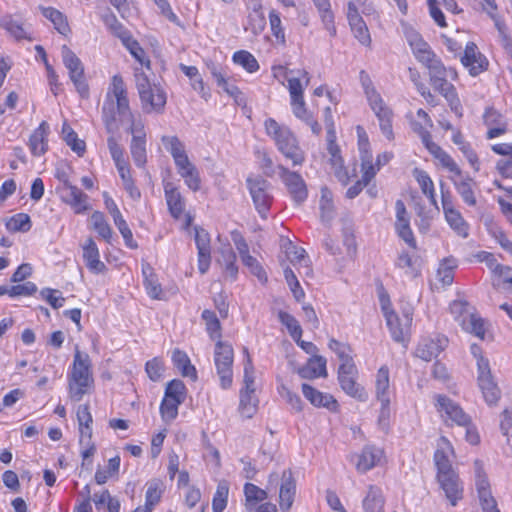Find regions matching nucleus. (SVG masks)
Here are the masks:
<instances>
[{
	"label": "nucleus",
	"instance_id": "1",
	"mask_svg": "<svg viewBox=\"0 0 512 512\" xmlns=\"http://www.w3.org/2000/svg\"><path fill=\"white\" fill-rule=\"evenodd\" d=\"M265 129L267 135L273 138L278 150L286 159L290 160L294 166L303 164L305 153L287 126H282L276 120L269 118L265 121Z\"/></svg>",
	"mask_w": 512,
	"mask_h": 512
},
{
	"label": "nucleus",
	"instance_id": "2",
	"mask_svg": "<svg viewBox=\"0 0 512 512\" xmlns=\"http://www.w3.org/2000/svg\"><path fill=\"white\" fill-rule=\"evenodd\" d=\"M93 384L91 360L87 353L75 350L71 372L68 375L69 394L73 401H80Z\"/></svg>",
	"mask_w": 512,
	"mask_h": 512
},
{
	"label": "nucleus",
	"instance_id": "3",
	"mask_svg": "<svg viewBox=\"0 0 512 512\" xmlns=\"http://www.w3.org/2000/svg\"><path fill=\"white\" fill-rule=\"evenodd\" d=\"M424 66L429 70L430 83L433 88L446 98L452 109L456 108L459 104L457 93L455 87L447 80L448 77L454 79L457 76L456 70L446 68L438 58Z\"/></svg>",
	"mask_w": 512,
	"mask_h": 512
},
{
	"label": "nucleus",
	"instance_id": "4",
	"mask_svg": "<svg viewBox=\"0 0 512 512\" xmlns=\"http://www.w3.org/2000/svg\"><path fill=\"white\" fill-rule=\"evenodd\" d=\"M135 81L143 111L161 113L166 104V93L162 87L151 84L144 73H136Z\"/></svg>",
	"mask_w": 512,
	"mask_h": 512
},
{
	"label": "nucleus",
	"instance_id": "5",
	"mask_svg": "<svg viewBox=\"0 0 512 512\" xmlns=\"http://www.w3.org/2000/svg\"><path fill=\"white\" fill-rule=\"evenodd\" d=\"M186 398L185 384L174 379L167 383L165 395L160 405V413L164 421H172L178 415V407Z\"/></svg>",
	"mask_w": 512,
	"mask_h": 512
},
{
	"label": "nucleus",
	"instance_id": "6",
	"mask_svg": "<svg viewBox=\"0 0 512 512\" xmlns=\"http://www.w3.org/2000/svg\"><path fill=\"white\" fill-rule=\"evenodd\" d=\"M234 351L228 342L218 340L214 349V363L220 378L221 387L227 389L232 385Z\"/></svg>",
	"mask_w": 512,
	"mask_h": 512
},
{
	"label": "nucleus",
	"instance_id": "7",
	"mask_svg": "<svg viewBox=\"0 0 512 512\" xmlns=\"http://www.w3.org/2000/svg\"><path fill=\"white\" fill-rule=\"evenodd\" d=\"M61 55L63 63L69 71L70 79L73 82L77 92L82 98H87L89 96V87L84 78V68L80 59L66 45L62 46Z\"/></svg>",
	"mask_w": 512,
	"mask_h": 512
},
{
	"label": "nucleus",
	"instance_id": "8",
	"mask_svg": "<svg viewBox=\"0 0 512 512\" xmlns=\"http://www.w3.org/2000/svg\"><path fill=\"white\" fill-rule=\"evenodd\" d=\"M477 380L486 403L489 405L496 404L501 397V391L492 377L489 361L484 357L478 359Z\"/></svg>",
	"mask_w": 512,
	"mask_h": 512
},
{
	"label": "nucleus",
	"instance_id": "9",
	"mask_svg": "<svg viewBox=\"0 0 512 512\" xmlns=\"http://www.w3.org/2000/svg\"><path fill=\"white\" fill-rule=\"evenodd\" d=\"M436 408L446 423L456 424L458 426H467L471 423V418L464 412L461 406L445 395H436Z\"/></svg>",
	"mask_w": 512,
	"mask_h": 512
},
{
	"label": "nucleus",
	"instance_id": "10",
	"mask_svg": "<svg viewBox=\"0 0 512 512\" xmlns=\"http://www.w3.org/2000/svg\"><path fill=\"white\" fill-rule=\"evenodd\" d=\"M247 185L256 210L262 218H266L272 202V196L269 191L270 183L261 177H257L255 179H247Z\"/></svg>",
	"mask_w": 512,
	"mask_h": 512
},
{
	"label": "nucleus",
	"instance_id": "11",
	"mask_svg": "<svg viewBox=\"0 0 512 512\" xmlns=\"http://www.w3.org/2000/svg\"><path fill=\"white\" fill-rule=\"evenodd\" d=\"M358 371L355 364L340 365L338 369V380L342 390L349 396L366 401L368 395L365 389L356 382Z\"/></svg>",
	"mask_w": 512,
	"mask_h": 512
},
{
	"label": "nucleus",
	"instance_id": "12",
	"mask_svg": "<svg viewBox=\"0 0 512 512\" xmlns=\"http://www.w3.org/2000/svg\"><path fill=\"white\" fill-rule=\"evenodd\" d=\"M281 479L280 491H279V505L283 511H288L294 501L296 493V482L290 470H284L282 475L279 476L277 473H271L269 476V487L278 484Z\"/></svg>",
	"mask_w": 512,
	"mask_h": 512
},
{
	"label": "nucleus",
	"instance_id": "13",
	"mask_svg": "<svg viewBox=\"0 0 512 512\" xmlns=\"http://www.w3.org/2000/svg\"><path fill=\"white\" fill-rule=\"evenodd\" d=\"M278 169L280 178L294 202L298 205L302 204L308 196L307 186L302 176L297 172L290 171L283 165H279Z\"/></svg>",
	"mask_w": 512,
	"mask_h": 512
},
{
	"label": "nucleus",
	"instance_id": "14",
	"mask_svg": "<svg viewBox=\"0 0 512 512\" xmlns=\"http://www.w3.org/2000/svg\"><path fill=\"white\" fill-rule=\"evenodd\" d=\"M108 104H116L117 113L120 116L125 117L130 111L129 99L127 95V89L124 84L123 78L120 75H114L111 80V84L106 94V100Z\"/></svg>",
	"mask_w": 512,
	"mask_h": 512
},
{
	"label": "nucleus",
	"instance_id": "15",
	"mask_svg": "<svg viewBox=\"0 0 512 512\" xmlns=\"http://www.w3.org/2000/svg\"><path fill=\"white\" fill-rule=\"evenodd\" d=\"M369 106L379 121L382 134L388 139H394L392 128L393 112L386 105L381 95L374 96L368 100Z\"/></svg>",
	"mask_w": 512,
	"mask_h": 512
},
{
	"label": "nucleus",
	"instance_id": "16",
	"mask_svg": "<svg viewBox=\"0 0 512 512\" xmlns=\"http://www.w3.org/2000/svg\"><path fill=\"white\" fill-rule=\"evenodd\" d=\"M436 478L450 505L456 506L464 495V485L457 472L436 476Z\"/></svg>",
	"mask_w": 512,
	"mask_h": 512
},
{
	"label": "nucleus",
	"instance_id": "17",
	"mask_svg": "<svg viewBox=\"0 0 512 512\" xmlns=\"http://www.w3.org/2000/svg\"><path fill=\"white\" fill-rule=\"evenodd\" d=\"M461 62L463 66L469 70V73L472 76L479 75L488 67V60L478 50V47L474 42L467 43L464 55L461 57Z\"/></svg>",
	"mask_w": 512,
	"mask_h": 512
},
{
	"label": "nucleus",
	"instance_id": "18",
	"mask_svg": "<svg viewBox=\"0 0 512 512\" xmlns=\"http://www.w3.org/2000/svg\"><path fill=\"white\" fill-rule=\"evenodd\" d=\"M195 243L198 250V270L205 274L211 263V245L209 233L200 227H195Z\"/></svg>",
	"mask_w": 512,
	"mask_h": 512
},
{
	"label": "nucleus",
	"instance_id": "19",
	"mask_svg": "<svg viewBox=\"0 0 512 512\" xmlns=\"http://www.w3.org/2000/svg\"><path fill=\"white\" fill-rule=\"evenodd\" d=\"M447 344L448 339L443 335L423 338L417 346L416 355L424 361H431L445 349Z\"/></svg>",
	"mask_w": 512,
	"mask_h": 512
},
{
	"label": "nucleus",
	"instance_id": "20",
	"mask_svg": "<svg viewBox=\"0 0 512 512\" xmlns=\"http://www.w3.org/2000/svg\"><path fill=\"white\" fill-rule=\"evenodd\" d=\"M396 209V231L401 239H403L411 248L416 249V241L413 232L410 228V220L404 203L397 200L395 204Z\"/></svg>",
	"mask_w": 512,
	"mask_h": 512
},
{
	"label": "nucleus",
	"instance_id": "21",
	"mask_svg": "<svg viewBox=\"0 0 512 512\" xmlns=\"http://www.w3.org/2000/svg\"><path fill=\"white\" fill-rule=\"evenodd\" d=\"M334 134L329 128L328 130V146L327 150L330 154V163L334 170L336 178L343 184L347 185L350 181L351 176L343 165V159L340 155V149L334 141Z\"/></svg>",
	"mask_w": 512,
	"mask_h": 512
},
{
	"label": "nucleus",
	"instance_id": "22",
	"mask_svg": "<svg viewBox=\"0 0 512 512\" xmlns=\"http://www.w3.org/2000/svg\"><path fill=\"white\" fill-rule=\"evenodd\" d=\"M302 393L304 397L315 407H323L331 412H336L338 410V402L331 394L323 393L306 383L302 384Z\"/></svg>",
	"mask_w": 512,
	"mask_h": 512
},
{
	"label": "nucleus",
	"instance_id": "23",
	"mask_svg": "<svg viewBox=\"0 0 512 512\" xmlns=\"http://www.w3.org/2000/svg\"><path fill=\"white\" fill-rule=\"evenodd\" d=\"M61 200L68 204L76 214H82L90 209L88 196L77 186H68L67 189L60 190Z\"/></svg>",
	"mask_w": 512,
	"mask_h": 512
},
{
	"label": "nucleus",
	"instance_id": "24",
	"mask_svg": "<svg viewBox=\"0 0 512 512\" xmlns=\"http://www.w3.org/2000/svg\"><path fill=\"white\" fill-rule=\"evenodd\" d=\"M49 133L50 127L46 121H42L38 128L33 131L28 142L29 149L33 156L39 157L47 152Z\"/></svg>",
	"mask_w": 512,
	"mask_h": 512
},
{
	"label": "nucleus",
	"instance_id": "25",
	"mask_svg": "<svg viewBox=\"0 0 512 512\" xmlns=\"http://www.w3.org/2000/svg\"><path fill=\"white\" fill-rule=\"evenodd\" d=\"M82 250L85 264L92 273L99 274L106 270V265L100 260L99 249L91 237L85 240Z\"/></svg>",
	"mask_w": 512,
	"mask_h": 512
},
{
	"label": "nucleus",
	"instance_id": "26",
	"mask_svg": "<svg viewBox=\"0 0 512 512\" xmlns=\"http://www.w3.org/2000/svg\"><path fill=\"white\" fill-rule=\"evenodd\" d=\"M164 193L171 216L175 219H180L185 210V200L179 189L172 182H166L164 184Z\"/></svg>",
	"mask_w": 512,
	"mask_h": 512
},
{
	"label": "nucleus",
	"instance_id": "27",
	"mask_svg": "<svg viewBox=\"0 0 512 512\" xmlns=\"http://www.w3.org/2000/svg\"><path fill=\"white\" fill-rule=\"evenodd\" d=\"M385 319L393 340L403 342L412 322L411 315L405 314L402 322L395 312H386Z\"/></svg>",
	"mask_w": 512,
	"mask_h": 512
},
{
	"label": "nucleus",
	"instance_id": "28",
	"mask_svg": "<svg viewBox=\"0 0 512 512\" xmlns=\"http://www.w3.org/2000/svg\"><path fill=\"white\" fill-rule=\"evenodd\" d=\"M442 205L445 214L446 221L449 226L461 237L466 238L468 236V224L463 219L460 212L455 210L452 207L451 202H449L444 195L442 196Z\"/></svg>",
	"mask_w": 512,
	"mask_h": 512
},
{
	"label": "nucleus",
	"instance_id": "29",
	"mask_svg": "<svg viewBox=\"0 0 512 512\" xmlns=\"http://www.w3.org/2000/svg\"><path fill=\"white\" fill-rule=\"evenodd\" d=\"M285 253L288 261L298 270L299 274L307 276L311 274L310 259L303 248L288 242Z\"/></svg>",
	"mask_w": 512,
	"mask_h": 512
},
{
	"label": "nucleus",
	"instance_id": "30",
	"mask_svg": "<svg viewBox=\"0 0 512 512\" xmlns=\"http://www.w3.org/2000/svg\"><path fill=\"white\" fill-rule=\"evenodd\" d=\"M451 181L456 191L467 205L475 206L477 204L474 193L476 182L470 176L461 173V176L451 177Z\"/></svg>",
	"mask_w": 512,
	"mask_h": 512
},
{
	"label": "nucleus",
	"instance_id": "31",
	"mask_svg": "<svg viewBox=\"0 0 512 512\" xmlns=\"http://www.w3.org/2000/svg\"><path fill=\"white\" fill-rule=\"evenodd\" d=\"M491 149L494 153L504 156L496 163V170L504 178H512V142L493 144Z\"/></svg>",
	"mask_w": 512,
	"mask_h": 512
},
{
	"label": "nucleus",
	"instance_id": "32",
	"mask_svg": "<svg viewBox=\"0 0 512 512\" xmlns=\"http://www.w3.org/2000/svg\"><path fill=\"white\" fill-rule=\"evenodd\" d=\"M248 8L252 12L248 15L246 30H250L254 35L260 34L266 26V19L262 12V5L259 0H247Z\"/></svg>",
	"mask_w": 512,
	"mask_h": 512
},
{
	"label": "nucleus",
	"instance_id": "33",
	"mask_svg": "<svg viewBox=\"0 0 512 512\" xmlns=\"http://www.w3.org/2000/svg\"><path fill=\"white\" fill-rule=\"evenodd\" d=\"M326 359L322 356H313L298 370L303 379H315L327 376Z\"/></svg>",
	"mask_w": 512,
	"mask_h": 512
},
{
	"label": "nucleus",
	"instance_id": "34",
	"mask_svg": "<svg viewBox=\"0 0 512 512\" xmlns=\"http://www.w3.org/2000/svg\"><path fill=\"white\" fill-rule=\"evenodd\" d=\"M362 506L365 512H384L385 497L382 489L376 485H369Z\"/></svg>",
	"mask_w": 512,
	"mask_h": 512
},
{
	"label": "nucleus",
	"instance_id": "35",
	"mask_svg": "<svg viewBox=\"0 0 512 512\" xmlns=\"http://www.w3.org/2000/svg\"><path fill=\"white\" fill-rule=\"evenodd\" d=\"M376 398L380 403H390V379L389 369L387 366H381L376 374L375 379Z\"/></svg>",
	"mask_w": 512,
	"mask_h": 512
},
{
	"label": "nucleus",
	"instance_id": "36",
	"mask_svg": "<svg viewBox=\"0 0 512 512\" xmlns=\"http://www.w3.org/2000/svg\"><path fill=\"white\" fill-rule=\"evenodd\" d=\"M161 141L165 149L173 157L175 166H180L189 160L185 146L177 136H163Z\"/></svg>",
	"mask_w": 512,
	"mask_h": 512
},
{
	"label": "nucleus",
	"instance_id": "37",
	"mask_svg": "<svg viewBox=\"0 0 512 512\" xmlns=\"http://www.w3.org/2000/svg\"><path fill=\"white\" fill-rule=\"evenodd\" d=\"M395 266L404 271V274L409 278H416L421 273L420 263L417 257H412L408 252L402 251L399 253Z\"/></svg>",
	"mask_w": 512,
	"mask_h": 512
},
{
	"label": "nucleus",
	"instance_id": "38",
	"mask_svg": "<svg viewBox=\"0 0 512 512\" xmlns=\"http://www.w3.org/2000/svg\"><path fill=\"white\" fill-rule=\"evenodd\" d=\"M382 457V451L374 446H366L358 457L357 470L366 472L375 467Z\"/></svg>",
	"mask_w": 512,
	"mask_h": 512
},
{
	"label": "nucleus",
	"instance_id": "39",
	"mask_svg": "<svg viewBox=\"0 0 512 512\" xmlns=\"http://www.w3.org/2000/svg\"><path fill=\"white\" fill-rule=\"evenodd\" d=\"M178 174L184 179L185 184L193 191H198L201 186V178L198 169L190 161L176 166Z\"/></svg>",
	"mask_w": 512,
	"mask_h": 512
},
{
	"label": "nucleus",
	"instance_id": "40",
	"mask_svg": "<svg viewBox=\"0 0 512 512\" xmlns=\"http://www.w3.org/2000/svg\"><path fill=\"white\" fill-rule=\"evenodd\" d=\"M319 16L321 18L324 28L328 31L331 37H335L337 30L334 23V13L331 10L329 0H313Z\"/></svg>",
	"mask_w": 512,
	"mask_h": 512
},
{
	"label": "nucleus",
	"instance_id": "41",
	"mask_svg": "<svg viewBox=\"0 0 512 512\" xmlns=\"http://www.w3.org/2000/svg\"><path fill=\"white\" fill-rule=\"evenodd\" d=\"M172 362L183 377H189L192 380L197 379L196 368L191 364L188 355L184 351L175 349L172 352Z\"/></svg>",
	"mask_w": 512,
	"mask_h": 512
},
{
	"label": "nucleus",
	"instance_id": "42",
	"mask_svg": "<svg viewBox=\"0 0 512 512\" xmlns=\"http://www.w3.org/2000/svg\"><path fill=\"white\" fill-rule=\"evenodd\" d=\"M220 257L218 258L219 264L224 268L225 273L232 279H236L238 274V267L236 265V254L229 244L224 245L219 250Z\"/></svg>",
	"mask_w": 512,
	"mask_h": 512
},
{
	"label": "nucleus",
	"instance_id": "43",
	"mask_svg": "<svg viewBox=\"0 0 512 512\" xmlns=\"http://www.w3.org/2000/svg\"><path fill=\"white\" fill-rule=\"evenodd\" d=\"M354 37L364 46H370L371 36L368 27L361 15H352L347 17Z\"/></svg>",
	"mask_w": 512,
	"mask_h": 512
},
{
	"label": "nucleus",
	"instance_id": "44",
	"mask_svg": "<svg viewBox=\"0 0 512 512\" xmlns=\"http://www.w3.org/2000/svg\"><path fill=\"white\" fill-rule=\"evenodd\" d=\"M142 273L144 276V286L148 295L153 299H160L162 289L153 268L149 264H144L142 265Z\"/></svg>",
	"mask_w": 512,
	"mask_h": 512
},
{
	"label": "nucleus",
	"instance_id": "45",
	"mask_svg": "<svg viewBox=\"0 0 512 512\" xmlns=\"http://www.w3.org/2000/svg\"><path fill=\"white\" fill-rule=\"evenodd\" d=\"M482 10L494 21L495 27L498 32L503 36L505 43H509L510 39L506 36V25L504 21L497 14L498 6L496 0H482Z\"/></svg>",
	"mask_w": 512,
	"mask_h": 512
},
{
	"label": "nucleus",
	"instance_id": "46",
	"mask_svg": "<svg viewBox=\"0 0 512 512\" xmlns=\"http://www.w3.org/2000/svg\"><path fill=\"white\" fill-rule=\"evenodd\" d=\"M103 21L109 31L119 38L122 44L125 41H129V38L132 37L131 32L117 19V17L110 13L103 16Z\"/></svg>",
	"mask_w": 512,
	"mask_h": 512
},
{
	"label": "nucleus",
	"instance_id": "47",
	"mask_svg": "<svg viewBox=\"0 0 512 512\" xmlns=\"http://www.w3.org/2000/svg\"><path fill=\"white\" fill-rule=\"evenodd\" d=\"M414 176L421 188V191L424 195H426L430 201V203L437 207V201L435 197V189H434V183L431 179V177L428 175L426 171L415 169L414 170Z\"/></svg>",
	"mask_w": 512,
	"mask_h": 512
},
{
	"label": "nucleus",
	"instance_id": "48",
	"mask_svg": "<svg viewBox=\"0 0 512 512\" xmlns=\"http://www.w3.org/2000/svg\"><path fill=\"white\" fill-rule=\"evenodd\" d=\"M163 491L164 485L161 480L152 479L149 481L147 483L144 505L153 510L154 507L160 502Z\"/></svg>",
	"mask_w": 512,
	"mask_h": 512
},
{
	"label": "nucleus",
	"instance_id": "49",
	"mask_svg": "<svg viewBox=\"0 0 512 512\" xmlns=\"http://www.w3.org/2000/svg\"><path fill=\"white\" fill-rule=\"evenodd\" d=\"M207 66L218 87L222 88L224 92L232 97H237L240 94L239 89L235 85L228 83L222 68L218 67L215 63H210Z\"/></svg>",
	"mask_w": 512,
	"mask_h": 512
},
{
	"label": "nucleus",
	"instance_id": "50",
	"mask_svg": "<svg viewBox=\"0 0 512 512\" xmlns=\"http://www.w3.org/2000/svg\"><path fill=\"white\" fill-rule=\"evenodd\" d=\"M42 14L45 18L49 19L55 29L62 35H66L70 31L66 17L58 10L52 7H43Z\"/></svg>",
	"mask_w": 512,
	"mask_h": 512
},
{
	"label": "nucleus",
	"instance_id": "51",
	"mask_svg": "<svg viewBox=\"0 0 512 512\" xmlns=\"http://www.w3.org/2000/svg\"><path fill=\"white\" fill-rule=\"evenodd\" d=\"M460 325L465 331L472 333L481 339H484V321L477 315L468 313L466 317L460 320Z\"/></svg>",
	"mask_w": 512,
	"mask_h": 512
},
{
	"label": "nucleus",
	"instance_id": "52",
	"mask_svg": "<svg viewBox=\"0 0 512 512\" xmlns=\"http://www.w3.org/2000/svg\"><path fill=\"white\" fill-rule=\"evenodd\" d=\"M92 228L103 238L106 242L110 243L112 239V229L107 223L105 216L102 212L95 211L91 215Z\"/></svg>",
	"mask_w": 512,
	"mask_h": 512
},
{
	"label": "nucleus",
	"instance_id": "53",
	"mask_svg": "<svg viewBox=\"0 0 512 512\" xmlns=\"http://www.w3.org/2000/svg\"><path fill=\"white\" fill-rule=\"evenodd\" d=\"M278 319L287 328L292 339L299 343L302 336V328L298 320L293 315L284 311H279Z\"/></svg>",
	"mask_w": 512,
	"mask_h": 512
},
{
	"label": "nucleus",
	"instance_id": "54",
	"mask_svg": "<svg viewBox=\"0 0 512 512\" xmlns=\"http://www.w3.org/2000/svg\"><path fill=\"white\" fill-rule=\"evenodd\" d=\"M62 135L67 145L79 156L85 152V142L78 139L77 134L66 122H64L62 126Z\"/></svg>",
	"mask_w": 512,
	"mask_h": 512
},
{
	"label": "nucleus",
	"instance_id": "55",
	"mask_svg": "<svg viewBox=\"0 0 512 512\" xmlns=\"http://www.w3.org/2000/svg\"><path fill=\"white\" fill-rule=\"evenodd\" d=\"M320 211H321V220L323 222H329L333 218V215H334L333 195H332V192L327 187H323L321 189Z\"/></svg>",
	"mask_w": 512,
	"mask_h": 512
},
{
	"label": "nucleus",
	"instance_id": "56",
	"mask_svg": "<svg viewBox=\"0 0 512 512\" xmlns=\"http://www.w3.org/2000/svg\"><path fill=\"white\" fill-rule=\"evenodd\" d=\"M258 400L255 396V392H248L247 390H241L240 392V411L247 417L251 418L256 412Z\"/></svg>",
	"mask_w": 512,
	"mask_h": 512
},
{
	"label": "nucleus",
	"instance_id": "57",
	"mask_svg": "<svg viewBox=\"0 0 512 512\" xmlns=\"http://www.w3.org/2000/svg\"><path fill=\"white\" fill-rule=\"evenodd\" d=\"M130 151L135 164L143 167L147 162L146 140H139V137H132Z\"/></svg>",
	"mask_w": 512,
	"mask_h": 512
},
{
	"label": "nucleus",
	"instance_id": "58",
	"mask_svg": "<svg viewBox=\"0 0 512 512\" xmlns=\"http://www.w3.org/2000/svg\"><path fill=\"white\" fill-rule=\"evenodd\" d=\"M234 63L242 66L249 73H254L259 69L256 58L246 50H240L233 55Z\"/></svg>",
	"mask_w": 512,
	"mask_h": 512
},
{
	"label": "nucleus",
	"instance_id": "59",
	"mask_svg": "<svg viewBox=\"0 0 512 512\" xmlns=\"http://www.w3.org/2000/svg\"><path fill=\"white\" fill-rule=\"evenodd\" d=\"M7 230L11 232H27L31 228V220L28 214L18 213L6 222Z\"/></svg>",
	"mask_w": 512,
	"mask_h": 512
},
{
	"label": "nucleus",
	"instance_id": "60",
	"mask_svg": "<svg viewBox=\"0 0 512 512\" xmlns=\"http://www.w3.org/2000/svg\"><path fill=\"white\" fill-rule=\"evenodd\" d=\"M202 319L205 321L206 330L212 339L220 340L221 337V324L215 312L212 310H204L202 312Z\"/></svg>",
	"mask_w": 512,
	"mask_h": 512
},
{
	"label": "nucleus",
	"instance_id": "61",
	"mask_svg": "<svg viewBox=\"0 0 512 512\" xmlns=\"http://www.w3.org/2000/svg\"><path fill=\"white\" fill-rule=\"evenodd\" d=\"M410 48L412 49L416 59L423 65L437 58L428 43L424 41V39L420 40L418 43H415V45H412Z\"/></svg>",
	"mask_w": 512,
	"mask_h": 512
},
{
	"label": "nucleus",
	"instance_id": "62",
	"mask_svg": "<svg viewBox=\"0 0 512 512\" xmlns=\"http://www.w3.org/2000/svg\"><path fill=\"white\" fill-rule=\"evenodd\" d=\"M361 168H362V180L369 184L370 181L375 177L379 168L377 165H373V156L370 151H365L363 155H361Z\"/></svg>",
	"mask_w": 512,
	"mask_h": 512
},
{
	"label": "nucleus",
	"instance_id": "63",
	"mask_svg": "<svg viewBox=\"0 0 512 512\" xmlns=\"http://www.w3.org/2000/svg\"><path fill=\"white\" fill-rule=\"evenodd\" d=\"M117 170L122 179L123 186H124L125 190L128 192L129 196L133 200L140 199L141 193H140V190L134 184V181L130 174L129 165L119 167Z\"/></svg>",
	"mask_w": 512,
	"mask_h": 512
},
{
	"label": "nucleus",
	"instance_id": "64",
	"mask_svg": "<svg viewBox=\"0 0 512 512\" xmlns=\"http://www.w3.org/2000/svg\"><path fill=\"white\" fill-rule=\"evenodd\" d=\"M102 120L104 122L107 132L114 135L119 130V125L116 121V112L112 105L104 102L102 107Z\"/></svg>",
	"mask_w": 512,
	"mask_h": 512
}]
</instances>
